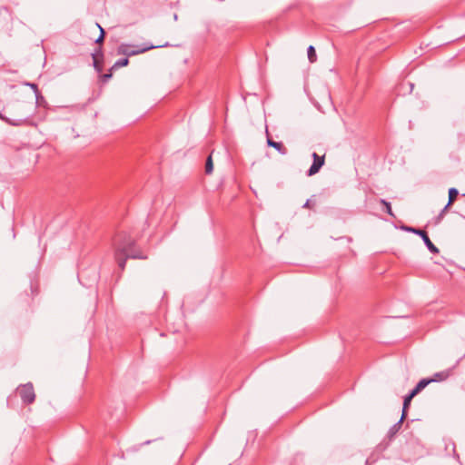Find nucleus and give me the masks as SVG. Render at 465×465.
I'll use <instances>...</instances> for the list:
<instances>
[{"instance_id": "nucleus-19", "label": "nucleus", "mask_w": 465, "mask_h": 465, "mask_svg": "<svg viewBox=\"0 0 465 465\" xmlns=\"http://www.w3.org/2000/svg\"><path fill=\"white\" fill-rule=\"evenodd\" d=\"M93 58H94V69H95L98 73L102 72V70H103V66H102V64H100V62L98 61V59L95 57V55H94V54L93 55Z\"/></svg>"}, {"instance_id": "nucleus-20", "label": "nucleus", "mask_w": 465, "mask_h": 465, "mask_svg": "<svg viewBox=\"0 0 465 465\" xmlns=\"http://www.w3.org/2000/svg\"><path fill=\"white\" fill-rule=\"evenodd\" d=\"M113 71H111V69L109 70V73H106V74H104L103 75H101V81L103 83H106L108 82L112 76H113V74H112Z\"/></svg>"}, {"instance_id": "nucleus-22", "label": "nucleus", "mask_w": 465, "mask_h": 465, "mask_svg": "<svg viewBox=\"0 0 465 465\" xmlns=\"http://www.w3.org/2000/svg\"><path fill=\"white\" fill-rule=\"evenodd\" d=\"M420 391L416 390V387H414L408 394L407 396L413 399Z\"/></svg>"}, {"instance_id": "nucleus-13", "label": "nucleus", "mask_w": 465, "mask_h": 465, "mask_svg": "<svg viewBox=\"0 0 465 465\" xmlns=\"http://www.w3.org/2000/svg\"><path fill=\"white\" fill-rule=\"evenodd\" d=\"M25 85L29 86L30 88H32L34 90V93L35 95V100H36V103L38 104L39 98H43V96L41 95V94L39 92L37 84H34V83H25Z\"/></svg>"}, {"instance_id": "nucleus-2", "label": "nucleus", "mask_w": 465, "mask_h": 465, "mask_svg": "<svg viewBox=\"0 0 465 465\" xmlns=\"http://www.w3.org/2000/svg\"><path fill=\"white\" fill-rule=\"evenodd\" d=\"M32 110L24 103H9L0 111V119L12 126H23L31 124Z\"/></svg>"}, {"instance_id": "nucleus-4", "label": "nucleus", "mask_w": 465, "mask_h": 465, "mask_svg": "<svg viewBox=\"0 0 465 465\" xmlns=\"http://www.w3.org/2000/svg\"><path fill=\"white\" fill-rule=\"evenodd\" d=\"M18 393H19L23 402L25 404H31L35 400V393L34 391L33 384L31 382L21 385L18 388Z\"/></svg>"}, {"instance_id": "nucleus-24", "label": "nucleus", "mask_w": 465, "mask_h": 465, "mask_svg": "<svg viewBox=\"0 0 465 465\" xmlns=\"http://www.w3.org/2000/svg\"><path fill=\"white\" fill-rule=\"evenodd\" d=\"M150 442H151V440H147V441L143 442V445L149 444Z\"/></svg>"}, {"instance_id": "nucleus-14", "label": "nucleus", "mask_w": 465, "mask_h": 465, "mask_svg": "<svg viewBox=\"0 0 465 465\" xmlns=\"http://www.w3.org/2000/svg\"><path fill=\"white\" fill-rule=\"evenodd\" d=\"M213 159H212V154H210L208 156V158L206 159V163H205V173L211 174L213 173Z\"/></svg>"}, {"instance_id": "nucleus-15", "label": "nucleus", "mask_w": 465, "mask_h": 465, "mask_svg": "<svg viewBox=\"0 0 465 465\" xmlns=\"http://www.w3.org/2000/svg\"><path fill=\"white\" fill-rule=\"evenodd\" d=\"M430 382H432V380H430V379H422L420 380L417 385L415 386L416 387V390L419 391H421L426 386H428Z\"/></svg>"}, {"instance_id": "nucleus-18", "label": "nucleus", "mask_w": 465, "mask_h": 465, "mask_svg": "<svg viewBox=\"0 0 465 465\" xmlns=\"http://www.w3.org/2000/svg\"><path fill=\"white\" fill-rule=\"evenodd\" d=\"M97 26L100 29V35L95 40V43L96 44H102L104 42V36H105V31L104 30V28L100 25L97 24Z\"/></svg>"}, {"instance_id": "nucleus-1", "label": "nucleus", "mask_w": 465, "mask_h": 465, "mask_svg": "<svg viewBox=\"0 0 465 465\" xmlns=\"http://www.w3.org/2000/svg\"><path fill=\"white\" fill-rule=\"evenodd\" d=\"M114 247V257L119 268L124 271L126 260L131 259H147V255L136 249L134 240L127 233L121 232L117 234L113 241Z\"/></svg>"}, {"instance_id": "nucleus-9", "label": "nucleus", "mask_w": 465, "mask_h": 465, "mask_svg": "<svg viewBox=\"0 0 465 465\" xmlns=\"http://www.w3.org/2000/svg\"><path fill=\"white\" fill-rule=\"evenodd\" d=\"M450 374V371H449V370L436 372L433 375V377L430 378V380H432V382L433 381H442L447 380L449 378Z\"/></svg>"}, {"instance_id": "nucleus-21", "label": "nucleus", "mask_w": 465, "mask_h": 465, "mask_svg": "<svg viewBox=\"0 0 465 465\" xmlns=\"http://www.w3.org/2000/svg\"><path fill=\"white\" fill-rule=\"evenodd\" d=\"M448 209L449 208H446V205H445L444 208L440 211V213L437 216V223H439L444 217L445 213L447 212Z\"/></svg>"}, {"instance_id": "nucleus-6", "label": "nucleus", "mask_w": 465, "mask_h": 465, "mask_svg": "<svg viewBox=\"0 0 465 465\" xmlns=\"http://www.w3.org/2000/svg\"><path fill=\"white\" fill-rule=\"evenodd\" d=\"M312 156L313 158V163L311 165V167L309 168V170L307 171L308 176H312V175L316 174L317 173H319V171L324 165V163H325L324 155L320 156L316 153H312Z\"/></svg>"}, {"instance_id": "nucleus-12", "label": "nucleus", "mask_w": 465, "mask_h": 465, "mask_svg": "<svg viewBox=\"0 0 465 465\" xmlns=\"http://www.w3.org/2000/svg\"><path fill=\"white\" fill-rule=\"evenodd\" d=\"M308 59L311 63H314L317 60V54L315 48L312 45H310L307 49Z\"/></svg>"}, {"instance_id": "nucleus-5", "label": "nucleus", "mask_w": 465, "mask_h": 465, "mask_svg": "<svg viewBox=\"0 0 465 465\" xmlns=\"http://www.w3.org/2000/svg\"><path fill=\"white\" fill-rule=\"evenodd\" d=\"M404 230L420 235L430 252L439 253V249L432 243L425 231L412 227H404Z\"/></svg>"}, {"instance_id": "nucleus-11", "label": "nucleus", "mask_w": 465, "mask_h": 465, "mask_svg": "<svg viewBox=\"0 0 465 465\" xmlns=\"http://www.w3.org/2000/svg\"><path fill=\"white\" fill-rule=\"evenodd\" d=\"M128 64H129V59H128L127 57H125V58H121V59L117 60V61L113 64V66L111 67V71L117 70V69H119L120 67L126 66V65H128Z\"/></svg>"}, {"instance_id": "nucleus-10", "label": "nucleus", "mask_w": 465, "mask_h": 465, "mask_svg": "<svg viewBox=\"0 0 465 465\" xmlns=\"http://www.w3.org/2000/svg\"><path fill=\"white\" fill-rule=\"evenodd\" d=\"M459 194V191L452 187L449 190V202L446 204V208H449L456 200L457 196Z\"/></svg>"}, {"instance_id": "nucleus-3", "label": "nucleus", "mask_w": 465, "mask_h": 465, "mask_svg": "<svg viewBox=\"0 0 465 465\" xmlns=\"http://www.w3.org/2000/svg\"><path fill=\"white\" fill-rule=\"evenodd\" d=\"M161 46L162 45L156 46V45H153L151 44H143L141 46L131 45L128 44H121L117 48V54H123V55H125L128 57V56H134L136 54H140L145 53L149 50H152L153 48L161 47Z\"/></svg>"}, {"instance_id": "nucleus-8", "label": "nucleus", "mask_w": 465, "mask_h": 465, "mask_svg": "<svg viewBox=\"0 0 465 465\" xmlns=\"http://www.w3.org/2000/svg\"><path fill=\"white\" fill-rule=\"evenodd\" d=\"M267 144L270 147H273L277 150L282 155H285L288 153L287 148L280 142H275L270 137L267 138Z\"/></svg>"}, {"instance_id": "nucleus-16", "label": "nucleus", "mask_w": 465, "mask_h": 465, "mask_svg": "<svg viewBox=\"0 0 465 465\" xmlns=\"http://www.w3.org/2000/svg\"><path fill=\"white\" fill-rule=\"evenodd\" d=\"M411 400L412 399L408 397L407 395L404 397L403 407H402V413L401 414H405V418L407 417V411H408V408L411 405Z\"/></svg>"}, {"instance_id": "nucleus-7", "label": "nucleus", "mask_w": 465, "mask_h": 465, "mask_svg": "<svg viewBox=\"0 0 465 465\" xmlns=\"http://www.w3.org/2000/svg\"><path fill=\"white\" fill-rule=\"evenodd\" d=\"M405 419H406L405 414H401L400 420L398 422H396L395 424H393L389 429L388 433H387V438L389 439V440H391L396 436V434L400 431V430L401 429V425Z\"/></svg>"}, {"instance_id": "nucleus-17", "label": "nucleus", "mask_w": 465, "mask_h": 465, "mask_svg": "<svg viewBox=\"0 0 465 465\" xmlns=\"http://www.w3.org/2000/svg\"><path fill=\"white\" fill-rule=\"evenodd\" d=\"M380 203L385 206V212H386L389 215H391V216L394 217V213H393V212H392V209H391V203H390L389 202H387L386 200H384V199H381V200H380Z\"/></svg>"}, {"instance_id": "nucleus-23", "label": "nucleus", "mask_w": 465, "mask_h": 465, "mask_svg": "<svg viewBox=\"0 0 465 465\" xmlns=\"http://www.w3.org/2000/svg\"><path fill=\"white\" fill-rule=\"evenodd\" d=\"M313 206H314V203H312L311 200H307L305 202V203L302 205L303 208H308V209H312V208H313Z\"/></svg>"}]
</instances>
